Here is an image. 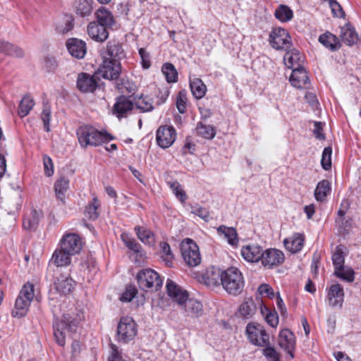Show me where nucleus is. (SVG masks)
<instances>
[{"label": "nucleus", "instance_id": "nucleus-1", "mask_svg": "<svg viewBox=\"0 0 361 361\" xmlns=\"http://www.w3.org/2000/svg\"><path fill=\"white\" fill-rule=\"evenodd\" d=\"M76 134L78 142L83 148L89 145L98 146L113 139V137L106 132L99 131L88 125L79 127Z\"/></svg>", "mask_w": 361, "mask_h": 361}, {"label": "nucleus", "instance_id": "nucleus-2", "mask_svg": "<svg viewBox=\"0 0 361 361\" xmlns=\"http://www.w3.org/2000/svg\"><path fill=\"white\" fill-rule=\"evenodd\" d=\"M244 279L240 270L235 267H230L223 270L221 286L229 294L238 295L243 290Z\"/></svg>", "mask_w": 361, "mask_h": 361}, {"label": "nucleus", "instance_id": "nucleus-3", "mask_svg": "<svg viewBox=\"0 0 361 361\" xmlns=\"http://www.w3.org/2000/svg\"><path fill=\"white\" fill-rule=\"evenodd\" d=\"M34 290V286L30 283H27L23 286L16 300L14 309L11 313L13 317L21 318L26 315L35 296Z\"/></svg>", "mask_w": 361, "mask_h": 361}, {"label": "nucleus", "instance_id": "nucleus-4", "mask_svg": "<svg viewBox=\"0 0 361 361\" xmlns=\"http://www.w3.org/2000/svg\"><path fill=\"white\" fill-rule=\"evenodd\" d=\"M136 279L140 289L147 291L158 290L163 284V281L157 272L152 269H143L136 276Z\"/></svg>", "mask_w": 361, "mask_h": 361}, {"label": "nucleus", "instance_id": "nucleus-5", "mask_svg": "<svg viewBox=\"0 0 361 361\" xmlns=\"http://www.w3.org/2000/svg\"><path fill=\"white\" fill-rule=\"evenodd\" d=\"M78 325V321L69 315L64 314L60 322H56L54 324V336L56 343L64 346L66 343L64 329H67L70 332H75Z\"/></svg>", "mask_w": 361, "mask_h": 361}, {"label": "nucleus", "instance_id": "nucleus-6", "mask_svg": "<svg viewBox=\"0 0 361 361\" xmlns=\"http://www.w3.org/2000/svg\"><path fill=\"white\" fill-rule=\"evenodd\" d=\"M182 256L185 264L191 267L201 263V255L197 245L191 239L183 241L180 247Z\"/></svg>", "mask_w": 361, "mask_h": 361}, {"label": "nucleus", "instance_id": "nucleus-7", "mask_svg": "<svg viewBox=\"0 0 361 361\" xmlns=\"http://www.w3.org/2000/svg\"><path fill=\"white\" fill-rule=\"evenodd\" d=\"M269 42L271 47L277 50H288L292 47L288 32L280 27L272 29L269 36Z\"/></svg>", "mask_w": 361, "mask_h": 361}, {"label": "nucleus", "instance_id": "nucleus-8", "mask_svg": "<svg viewBox=\"0 0 361 361\" xmlns=\"http://www.w3.org/2000/svg\"><path fill=\"white\" fill-rule=\"evenodd\" d=\"M137 333V324L133 318L124 317L121 319L117 329L119 341L127 343L135 338Z\"/></svg>", "mask_w": 361, "mask_h": 361}, {"label": "nucleus", "instance_id": "nucleus-9", "mask_svg": "<svg viewBox=\"0 0 361 361\" xmlns=\"http://www.w3.org/2000/svg\"><path fill=\"white\" fill-rule=\"evenodd\" d=\"M246 333L249 341L253 345L264 347L269 344V336L261 324H248L246 327Z\"/></svg>", "mask_w": 361, "mask_h": 361}, {"label": "nucleus", "instance_id": "nucleus-10", "mask_svg": "<svg viewBox=\"0 0 361 361\" xmlns=\"http://www.w3.org/2000/svg\"><path fill=\"white\" fill-rule=\"evenodd\" d=\"M98 72L105 79L116 80L121 72V63L103 58L102 63L100 65Z\"/></svg>", "mask_w": 361, "mask_h": 361}, {"label": "nucleus", "instance_id": "nucleus-11", "mask_svg": "<svg viewBox=\"0 0 361 361\" xmlns=\"http://www.w3.org/2000/svg\"><path fill=\"white\" fill-rule=\"evenodd\" d=\"M176 139V132L173 126H161L157 130L156 140L157 145L166 149L172 145Z\"/></svg>", "mask_w": 361, "mask_h": 361}, {"label": "nucleus", "instance_id": "nucleus-12", "mask_svg": "<svg viewBox=\"0 0 361 361\" xmlns=\"http://www.w3.org/2000/svg\"><path fill=\"white\" fill-rule=\"evenodd\" d=\"M60 246L67 253L72 255L79 253L82 248V242L80 237L76 233H67L63 236L60 241Z\"/></svg>", "mask_w": 361, "mask_h": 361}, {"label": "nucleus", "instance_id": "nucleus-13", "mask_svg": "<svg viewBox=\"0 0 361 361\" xmlns=\"http://www.w3.org/2000/svg\"><path fill=\"white\" fill-rule=\"evenodd\" d=\"M99 78L97 75L80 73L77 79V87L84 93L94 92L99 87Z\"/></svg>", "mask_w": 361, "mask_h": 361}, {"label": "nucleus", "instance_id": "nucleus-14", "mask_svg": "<svg viewBox=\"0 0 361 361\" xmlns=\"http://www.w3.org/2000/svg\"><path fill=\"white\" fill-rule=\"evenodd\" d=\"M284 259L283 252L275 248H269L262 251L260 261L264 267L272 268L282 264Z\"/></svg>", "mask_w": 361, "mask_h": 361}, {"label": "nucleus", "instance_id": "nucleus-15", "mask_svg": "<svg viewBox=\"0 0 361 361\" xmlns=\"http://www.w3.org/2000/svg\"><path fill=\"white\" fill-rule=\"evenodd\" d=\"M344 290L341 285L336 283L331 285L328 290L326 300L331 307L342 308L344 301Z\"/></svg>", "mask_w": 361, "mask_h": 361}, {"label": "nucleus", "instance_id": "nucleus-16", "mask_svg": "<svg viewBox=\"0 0 361 361\" xmlns=\"http://www.w3.org/2000/svg\"><path fill=\"white\" fill-rule=\"evenodd\" d=\"M109 29L98 22L93 21L88 24L87 27V32L89 37L94 41L98 42H103L109 37Z\"/></svg>", "mask_w": 361, "mask_h": 361}, {"label": "nucleus", "instance_id": "nucleus-17", "mask_svg": "<svg viewBox=\"0 0 361 361\" xmlns=\"http://www.w3.org/2000/svg\"><path fill=\"white\" fill-rule=\"evenodd\" d=\"M134 107L133 102L126 96H120L114 105L113 112L118 118L126 117Z\"/></svg>", "mask_w": 361, "mask_h": 361}, {"label": "nucleus", "instance_id": "nucleus-18", "mask_svg": "<svg viewBox=\"0 0 361 361\" xmlns=\"http://www.w3.org/2000/svg\"><path fill=\"white\" fill-rule=\"evenodd\" d=\"M67 49L70 54L78 59H82L87 53L86 43L77 38H71L66 43Z\"/></svg>", "mask_w": 361, "mask_h": 361}, {"label": "nucleus", "instance_id": "nucleus-19", "mask_svg": "<svg viewBox=\"0 0 361 361\" xmlns=\"http://www.w3.org/2000/svg\"><path fill=\"white\" fill-rule=\"evenodd\" d=\"M166 287L169 296L178 305H183V302L187 300L188 298V292L182 289L181 287L178 286L172 280H167Z\"/></svg>", "mask_w": 361, "mask_h": 361}, {"label": "nucleus", "instance_id": "nucleus-20", "mask_svg": "<svg viewBox=\"0 0 361 361\" xmlns=\"http://www.w3.org/2000/svg\"><path fill=\"white\" fill-rule=\"evenodd\" d=\"M279 344L281 348L290 355L291 358L294 357L293 350L295 348V340L293 332L288 329L281 331L279 336Z\"/></svg>", "mask_w": 361, "mask_h": 361}, {"label": "nucleus", "instance_id": "nucleus-21", "mask_svg": "<svg viewBox=\"0 0 361 361\" xmlns=\"http://www.w3.org/2000/svg\"><path fill=\"white\" fill-rule=\"evenodd\" d=\"M292 85L297 88H307L310 85L309 78L305 68L301 66L293 69L290 77Z\"/></svg>", "mask_w": 361, "mask_h": 361}, {"label": "nucleus", "instance_id": "nucleus-22", "mask_svg": "<svg viewBox=\"0 0 361 361\" xmlns=\"http://www.w3.org/2000/svg\"><path fill=\"white\" fill-rule=\"evenodd\" d=\"M75 284V281L68 274H60L56 277L54 281L56 291L63 295L69 294L74 288Z\"/></svg>", "mask_w": 361, "mask_h": 361}, {"label": "nucleus", "instance_id": "nucleus-23", "mask_svg": "<svg viewBox=\"0 0 361 361\" xmlns=\"http://www.w3.org/2000/svg\"><path fill=\"white\" fill-rule=\"evenodd\" d=\"M262 251L259 245H248L242 247L241 255L247 262H257L261 260Z\"/></svg>", "mask_w": 361, "mask_h": 361}, {"label": "nucleus", "instance_id": "nucleus-24", "mask_svg": "<svg viewBox=\"0 0 361 361\" xmlns=\"http://www.w3.org/2000/svg\"><path fill=\"white\" fill-rule=\"evenodd\" d=\"M286 51V52L283 56L286 66L292 70L301 67L302 63L303 62V57L298 50L289 49Z\"/></svg>", "mask_w": 361, "mask_h": 361}, {"label": "nucleus", "instance_id": "nucleus-25", "mask_svg": "<svg viewBox=\"0 0 361 361\" xmlns=\"http://www.w3.org/2000/svg\"><path fill=\"white\" fill-rule=\"evenodd\" d=\"M124 57L125 52L121 44L116 42H108L106 51L104 53L103 58L120 62Z\"/></svg>", "mask_w": 361, "mask_h": 361}, {"label": "nucleus", "instance_id": "nucleus-26", "mask_svg": "<svg viewBox=\"0 0 361 361\" xmlns=\"http://www.w3.org/2000/svg\"><path fill=\"white\" fill-rule=\"evenodd\" d=\"M181 306L188 317H198L203 314V306L197 300L188 298Z\"/></svg>", "mask_w": 361, "mask_h": 361}, {"label": "nucleus", "instance_id": "nucleus-27", "mask_svg": "<svg viewBox=\"0 0 361 361\" xmlns=\"http://www.w3.org/2000/svg\"><path fill=\"white\" fill-rule=\"evenodd\" d=\"M319 42L332 51H336L341 47L339 39L334 34L326 32L319 37Z\"/></svg>", "mask_w": 361, "mask_h": 361}, {"label": "nucleus", "instance_id": "nucleus-28", "mask_svg": "<svg viewBox=\"0 0 361 361\" xmlns=\"http://www.w3.org/2000/svg\"><path fill=\"white\" fill-rule=\"evenodd\" d=\"M96 22L111 30L116 24L112 13L104 8H99L96 13Z\"/></svg>", "mask_w": 361, "mask_h": 361}, {"label": "nucleus", "instance_id": "nucleus-29", "mask_svg": "<svg viewBox=\"0 0 361 361\" xmlns=\"http://www.w3.org/2000/svg\"><path fill=\"white\" fill-rule=\"evenodd\" d=\"M257 307L252 298L245 300L238 308V314L244 319H249L255 314Z\"/></svg>", "mask_w": 361, "mask_h": 361}, {"label": "nucleus", "instance_id": "nucleus-30", "mask_svg": "<svg viewBox=\"0 0 361 361\" xmlns=\"http://www.w3.org/2000/svg\"><path fill=\"white\" fill-rule=\"evenodd\" d=\"M340 37L341 40L347 45L352 46L357 43L358 36L355 29L349 25L341 27Z\"/></svg>", "mask_w": 361, "mask_h": 361}, {"label": "nucleus", "instance_id": "nucleus-31", "mask_svg": "<svg viewBox=\"0 0 361 361\" xmlns=\"http://www.w3.org/2000/svg\"><path fill=\"white\" fill-rule=\"evenodd\" d=\"M73 256L71 253H67L66 250L60 247L56 249L52 255L51 260L53 263L57 267L67 266L71 264V257Z\"/></svg>", "mask_w": 361, "mask_h": 361}, {"label": "nucleus", "instance_id": "nucleus-32", "mask_svg": "<svg viewBox=\"0 0 361 361\" xmlns=\"http://www.w3.org/2000/svg\"><path fill=\"white\" fill-rule=\"evenodd\" d=\"M275 18L281 23H287L293 18V11L287 5L280 4L274 11Z\"/></svg>", "mask_w": 361, "mask_h": 361}, {"label": "nucleus", "instance_id": "nucleus-33", "mask_svg": "<svg viewBox=\"0 0 361 361\" xmlns=\"http://www.w3.org/2000/svg\"><path fill=\"white\" fill-rule=\"evenodd\" d=\"M303 243L304 239L299 234H296L288 239H285L283 241L286 248L293 253L300 251L303 247Z\"/></svg>", "mask_w": 361, "mask_h": 361}, {"label": "nucleus", "instance_id": "nucleus-34", "mask_svg": "<svg viewBox=\"0 0 361 361\" xmlns=\"http://www.w3.org/2000/svg\"><path fill=\"white\" fill-rule=\"evenodd\" d=\"M217 232L219 234L223 235L230 245H237L238 238L237 231L234 228L222 225L218 227Z\"/></svg>", "mask_w": 361, "mask_h": 361}, {"label": "nucleus", "instance_id": "nucleus-35", "mask_svg": "<svg viewBox=\"0 0 361 361\" xmlns=\"http://www.w3.org/2000/svg\"><path fill=\"white\" fill-rule=\"evenodd\" d=\"M331 191V183L328 180L319 181L314 190V197L318 202H324Z\"/></svg>", "mask_w": 361, "mask_h": 361}, {"label": "nucleus", "instance_id": "nucleus-36", "mask_svg": "<svg viewBox=\"0 0 361 361\" xmlns=\"http://www.w3.org/2000/svg\"><path fill=\"white\" fill-rule=\"evenodd\" d=\"M190 87L193 96L196 99H202L206 94V85L200 78L191 79L190 80Z\"/></svg>", "mask_w": 361, "mask_h": 361}, {"label": "nucleus", "instance_id": "nucleus-37", "mask_svg": "<svg viewBox=\"0 0 361 361\" xmlns=\"http://www.w3.org/2000/svg\"><path fill=\"white\" fill-rule=\"evenodd\" d=\"M138 238L145 244L153 245L155 243L154 233L149 229L137 226L134 228Z\"/></svg>", "mask_w": 361, "mask_h": 361}, {"label": "nucleus", "instance_id": "nucleus-38", "mask_svg": "<svg viewBox=\"0 0 361 361\" xmlns=\"http://www.w3.org/2000/svg\"><path fill=\"white\" fill-rule=\"evenodd\" d=\"M35 104V101L30 96H24L20 100L18 106V114L19 116L23 118L27 116L34 107Z\"/></svg>", "mask_w": 361, "mask_h": 361}, {"label": "nucleus", "instance_id": "nucleus-39", "mask_svg": "<svg viewBox=\"0 0 361 361\" xmlns=\"http://www.w3.org/2000/svg\"><path fill=\"white\" fill-rule=\"evenodd\" d=\"M69 188L68 178L62 176L58 179L54 184V189L56 197L64 202L65 193Z\"/></svg>", "mask_w": 361, "mask_h": 361}, {"label": "nucleus", "instance_id": "nucleus-40", "mask_svg": "<svg viewBox=\"0 0 361 361\" xmlns=\"http://www.w3.org/2000/svg\"><path fill=\"white\" fill-rule=\"evenodd\" d=\"M0 52L15 57H22L24 54L23 50L18 47L0 39Z\"/></svg>", "mask_w": 361, "mask_h": 361}, {"label": "nucleus", "instance_id": "nucleus-41", "mask_svg": "<svg viewBox=\"0 0 361 361\" xmlns=\"http://www.w3.org/2000/svg\"><path fill=\"white\" fill-rule=\"evenodd\" d=\"M223 275V271L219 269L212 268V270L207 271V281L206 283L208 286H217L221 285V276Z\"/></svg>", "mask_w": 361, "mask_h": 361}, {"label": "nucleus", "instance_id": "nucleus-42", "mask_svg": "<svg viewBox=\"0 0 361 361\" xmlns=\"http://www.w3.org/2000/svg\"><path fill=\"white\" fill-rule=\"evenodd\" d=\"M159 245L161 248V258L168 267H172L174 255L171 252L170 245L166 242L160 243Z\"/></svg>", "mask_w": 361, "mask_h": 361}, {"label": "nucleus", "instance_id": "nucleus-43", "mask_svg": "<svg viewBox=\"0 0 361 361\" xmlns=\"http://www.w3.org/2000/svg\"><path fill=\"white\" fill-rule=\"evenodd\" d=\"M334 274L338 278L347 282H353L355 279V271L351 267H344L334 271Z\"/></svg>", "mask_w": 361, "mask_h": 361}, {"label": "nucleus", "instance_id": "nucleus-44", "mask_svg": "<svg viewBox=\"0 0 361 361\" xmlns=\"http://www.w3.org/2000/svg\"><path fill=\"white\" fill-rule=\"evenodd\" d=\"M197 135L206 139H212L216 135V131L212 126H207L202 123H198L196 126Z\"/></svg>", "mask_w": 361, "mask_h": 361}, {"label": "nucleus", "instance_id": "nucleus-45", "mask_svg": "<svg viewBox=\"0 0 361 361\" xmlns=\"http://www.w3.org/2000/svg\"><path fill=\"white\" fill-rule=\"evenodd\" d=\"M162 73L165 75L168 82H175L178 78V73L174 66L170 63H166L162 66Z\"/></svg>", "mask_w": 361, "mask_h": 361}, {"label": "nucleus", "instance_id": "nucleus-46", "mask_svg": "<svg viewBox=\"0 0 361 361\" xmlns=\"http://www.w3.org/2000/svg\"><path fill=\"white\" fill-rule=\"evenodd\" d=\"M332 262L334 266V271H336L344 266L345 256L340 246L336 247V250L332 255Z\"/></svg>", "mask_w": 361, "mask_h": 361}, {"label": "nucleus", "instance_id": "nucleus-47", "mask_svg": "<svg viewBox=\"0 0 361 361\" xmlns=\"http://www.w3.org/2000/svg\"><path fill=\"white\" fill-rule=\"evenodd\" d=\"M137 109L144 112L150 111L154 109L152 100L148 96H141L135 104Z\"/></svg>", "mask_w": 361, "mask_h": 361}, {"label": "nucleus", "instance_id": "nucleus-48", "mask_svg": "<svg viewBox=\"0 0 361 361\" xmlns=\"http://www.w3.org/2000/svg\"><path fill=\"white\" fill-rule=\"evenodd\" d=\"M121 238L123 243L128 249L131 250L135 253L141 255V245L136 241L135 239L125 236L123 235H121Z\"/></svg>", "mask_w": 361, "mask_h": 361}, {"label": "nucleus", "instance_id": "nucleus-49", "mask_svg": "<svg viewBox=\"0 0 361 361\" xmlns=\"http://www.w3.org/2000/svg\"><path fill=\"white\" fill-rule=\"evenodd\" d=\"M99 207L98 200L97 197H94L92 199V203L86 207L85 209V215L90 219H96L99 214L97 212V209Z\"/></svg>", "mask_w": 361, "mask_h": 361}, {"label": "nucleus", "instance_id": "nucleus-50", "mask_svg": "<svg viewBox=\"0 0 361 361\" xmlns=\"http://www.w3.org/2000/svg\"><path fill=\"white\" fill-rule=\"evenodd\" d=\"M331 154L332 149L331 147H326L324 149L321 164L322 168L326 171L329 170L331 167Z\"/></svg>", "mask_w": 361, "mask_h": 361}, {"label": "nucleus", "instance_id": "nucleus-51", "mask_svg": "<svg viewBox=\"0 0 361 361\" xmlns=\"http://www.w3.org/2000/svg\"><path fill=\"white\" fill-rule=\"evenodd\" d=\"M170 187L178 199L182 203H184L187 200V195L185 191L182 189L180 184L178 181L170 183Z\"/></svg>", "mask_w": 361, "mask_h": 361}, {"label": "nucleus", "instance_id": "nucleus-52", "mask_svg": "<svg viewBox=\"0 0 361 361\" xmlns=\"http://www.w3.org/2000/svg\"><path fill=\"white\" fill-rule=\"evenodd\" d=\"M265 312H267L265 315V320L267 322V324L270 325L271 327H276L279 324V317L277 313L276 312H269L267 307H264V308L263 309L262 307H261L262 314H264Z\"/></svg>", "mask_w": 361, "mask_h": 361}, {"label": "nucleus", "instance_id": "nucleus-53", "mask_svg": "<svg viewBox=\"0 0 361 361\" xmlns=\"http://www.w3.org/2000/svg\"><path fill=\"white\" fill-rule=\"evenodd\" d=\"M187 95L184 90H181L178 93L176 97V107L180 114L186 111Z\"/></svg>", "mask_w": 361, "mask_h": 361}, {"label": "nucleus", "instance_id": "nucleus-54", "mask_svg": "<svg viewBox=\"0 0 361 361\" xmlns=\"http://www.w3.org/2000/svg\"><path fill=\"white\" fill-rule=\"evenodd\" d=\"M51 111L50 107L48 106H44L41 114V118L44 123V130L47 132L50 131L49 123L51 121Z\"/></svg>", "mask_w": 361, "mask_h": 361}, {"label": "nucleus", "instance_id": "nucleus-55", "mask_svg": "<svg viewBox=\"0 0 361 361\" xmlns=\"http://www.w3.org/2000/svg\"><path fill=\"white\" fill-rule=\"evenodd\" d=\"M110 355L108 357L109 361H130L129 360L124 359L119 352L116 345L111 343L110 345Z\"/></svg>", "mask_w": 361, "mask_h": 361}, {"label": "nucleus", "instance_id": "nucleus-56", "mask_svg": "<svg viewBox=\"0 0 361 361\" xmlns=\"http://www.w3.org/2000/svg\"><path fill=\"white\" fill-rule=\"evenodd\" d=\"M266 348L263 349V355L269 360V361H279V355L276 351L275 348L272 346H270L269 344L265 345Z\"/></svg>", "mask_w": 361, "mask_h": 361}, {"label": "nucleus", "instance_id": "nucleus-57", "mask_svg": "<svg viewBox=\"0 0 361 361\" xmlns=\"http://www.w3.org/2000/svg\"><path fill=\"white\" fill-rule=\"evenodd\" d=\"M329 7L331 8L332 14L334 16L337 18H343L344 17V11L340 4L336 0H329Z\"/></svg>", "mask_w": 361, "mask_h": 361}, {"label": "nucleus", "instance_id": "nucleus-58", "mask_svg": "<svg viewBox=\"0 0 361 361\" xmlns=\"http://www.w3.org/2000/svg\"><path fill=\"white\" fill-rule=\"evenodd\" d=\"M33 219H25L23 220V227L25 229H32L35 228L37 225L38 224V217L40 216L41 214H39L37 211H33Z\"/></svg>", "mask_w": 361, "mask_h": 361}, {"label": "nucleus", "instance_id": "nucleus-59", "mask_svg": "<svg viewBox=\"0 0 361 361\" xmlns=\"http://www.w3.org/2000/svg\"><path fill=\"white\" fill-rule=\"evenodd\" d=\"M137 293V288L134 286H130L121 295V300L123 302H130L135 297Z\"/></svg>", "mask_w": 361, "mask_h": 361}, {"label": "nucleus", "instance_id": "nucleus-60", "mask_svg": "<svg viewBox=\"0 0 361 361\" xmlns=\"http://www.w3.org/2000/svg\"><path fill=\"white\" fill-rule=\"evenodd\" d=\"M192 213L200 216L205 221H208L209 220V213L208 210L204 207H202L200 206L192 207Z\"/></svg>", "mask_w": 361, "mask_h": 361}, {"label": "nucleus", "instance_id": "nucleus-61", "mask_svg": "<svg viewBox=\"0 0 361 361\" xmlns=\"http://www.w3.org/2000/svg\"><path fill=\"white\" fill-rule=\"evenodd\" d=\"M345 213V210L342 209H340L338 211V217L336 219V224L341 228L345 229L347 227L350 226V223L348 222V221H345L344 219Z\"/></svg>", "mask_w": 361, "mask_h": 361}, {"label": "nucleus", "instance_id": "nucleus-62", "mask_svg": "<svg viewBox=\"0 0 361 361\" xmlns=\"http://www.w3.org/2000/svg\"><path fill=\"white\" fill-rule=\"evenodd\" d=\"M258 293L261 295H266L267 297L271 298L274 296L273 288L267 283L261 284L257 290Z\"/></svg>", "mask_w": 361, "mask_h": 361}, {"label": "nucleus", "instance_id": "nucleus-63", "mask_svg": "<svg viewBox=\"0 0 361 361\" xmlns=\"http://www.w3.org/2000/svg\"><path fill=\"white\" fill-rule=\"evenodd\" d=\"M44 173L47 176L50 177L54 173L53 163L51 159L48 156L44 157Z\"/></svg>", "mask_w": 361, "mask_h": 361}, {"label": "nucleus", "instance_id": "nucleus-64", "mask_svg": "<svg viewBox=\"0 0 361 361\" xmlns=\"http://www.w3.org/2000/svg\"><path fill=\"white\" fill-rule=\"evenodd\" d=\"M92 11L91 6L87 2L80 3L77 7V12L81 16H87L90 14Z\"/></svg>", "mask_w": 361, "mask_h": 361}]
</instances>
